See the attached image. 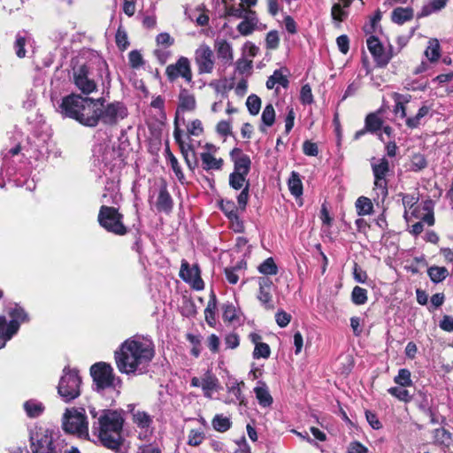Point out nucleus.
<instances>
[{
  "label": "nucleus",
  "instance_id": "obj_1",
  "mask_svg": "<svg viewBox=\"0 0 453 453\" xmlns=\"http://www.w3.org/2000/svg\"><path fill=\"white\" fill-rule=\"evenodd\" d=\"M155 356L152 343L128 338L115 351L118 370L125 374H145Z\"/></svg>",
  "mask_w": 453,
  "mask_h": 453
},
{
  "label": "nucleus",
  "instance_id": "obj_2",
  "mask_svg": "<svg viewBox=\"0 0 453 453\" xmlns=\"http://www.w3.org/2000/svg\"><path fill=\"white\" fill-rule=\"evenodd\" d=\"M124 419L115 411L104 410L98 418L97 431L98 438L102 445L109 449L118 452L122 444L121 432Z\"/></svg>",
  "mask_w": 453,
  "mask_h": 453
},
{
  "label": "nucleus",
  "instance_id": "obj_3",
  "mask_svg": "<svg viewBox=\"0 0 453 453\" xmlns=\"http://www.w3.org/2000/svg\"><path fill=\"white\" fill-rule=\"evenodd\" d=\"M124 215L113 206L102 205L97 215L99 226L108 233L123 236L127 234L128 228L124 224Z\"/></svg>",
  "mask_w": 453,
  "mask_h": 453
},
{
  "label": "nucleus",
  "instance_id": "obj_4",
  "mask_svg": "<svg viewBox=\"0 0 453 453\" xmlns=\"http://www.w3.org/2000/svg\"><path fill=\"white\" fill-rule=\"evenodd\" d=\"M81 378L77 370L64 369L59 380L58 393L65 403H69L81 395Z\"/></svg>",
  "mask_w": 453,
  "mask_h": 453
},
{
  "label": "nucleus",
  "instance_id": "obj_5",
  "mask_svg": "<svg viewBox=\"0 0 453 453\" xmlns=\"http://www.w3.org/2000/svg\"><path fill=\"white\" fill-rule=\"evenodd\" d=\"M87 96L71 93L64 96L58 105V111L64 117L78 121L81 109L87 103Z\"/></svg>",
  "mask_w": 453,
  "mask_h": 453
},
{
  "label": "nucleus",
  "instance_id": "obj_6",
  "mask_svg": "<svg viewBox=\"0 0 453 453\" xmlns=\"http://www.w3.org/2000/svg\"><path fill=\"white\" fill-rule=\"evenodd\" d=\"M90 374L96 390H104L114 386L115 375L110 364L98 362L90 367Z\"/></svg>",
  "mask_w": 453,
  "mask_h": 453
},
{
  "label": "nucleus",
  "instance_id": "obj_7",
  "mask_svg": "<svg viewBox=\"0 0 453 453\" xmlns=\"http://www.w3.org/2000/svg\"><path fill=\"white\" fill-rule=\"evenodd\" d=\"M165 73L170 82L181 78L187 84H193L191 64L187 57L181 56L174 64L168 65Z\"/></svg>",
  "mask_w": 453,
  "mask_h": 453
},
{
  "label": "nucleus",
  "instance_id": "obj_8",
  "mask_svg": "<svg viewBox=\"0 0 453 453\" xmlns=\"http://www.w3.org/2000/svg\"><path fill=\"white\" fill-rule=\"evenodd\" d=\"M128 115L127 106L123 102L114 101L106 104L105 108L99 109V122L106 126H115L119 119Z\"/></svg>",
  "mask_w": 453,
  "mask_h": 453
},
{
  "label": "nucleus",
  "instance_id": "obj_9",
  "mask_svg": "<svg viewBox=\"0 0 453 453\" xmlns=\"http://www.w3.org/2000/svg\"><path fill=\"white\" fill-rule=\"evenodd\" d=\"M73 82L81 95L86 96L97 90V84L89 77V68L85 64L73 69Z\"/></svg>",
  "mask_w": 453,
  "mask_h": 453
},
{
  "label": "nucleus",
  "instance_id": "obj_10",
  "mask_svg": "<svg viewBox=\"0 0 453 453\" xmlns=\"http://www.w3.org/2000/svg\"><path fill=\"white\" fill-rule=\"evenodd\" d=\"M374 174V188L376 197L373 199L379 203V200L383 201L388 195L386 175L389 171V164L388 159L381 158L379 164L372 165Z\"/></svg>",
  "mask_w": 453,
  "mask_h": 453
},
{
  "label": "nucleus",
  "instance_id": "obj_11",
  "mask_svg": "<svg viewBox=\"0 0 453 453\" xmlns=\"http://www.w3.org/2000/svg\"><path fill=\"white\" fill-rule=\"evenodd\" d=\"M194 61L198 74L211 73L215 66L214 52L209 45L203 43L195 50Z\"/></svg>",
  "mask_w": 453,
  "mask_h": 453
},
{
  "label": "nucleus",
  "instance_id": "obj_12",
  "mask_svg": "<svg viewBox=\"0 0 453 453\" xmlns=\"http://www.w3.org/2000/svg\"><path fill=\"white\" fill-rule=\"evenodd\" d=\"M173 137L179 146L180 151L184 158V161L189 170L194 171L198 166V160L194 146L190 143H186L182 139V130L177 125V120L174 123Z\"/></svg>",
  "mask_w": 453,
  "mask_h": 453
},
{
  "label": "nucleus",
  "instance_id": "obj_13",
  "mask_svg": "<svg viewBox=\"0 0 453 453\" xmlns=\"http://www.w3.org/2000/svg\"><path fill=\"white\" fill-rule=\"evenodd\" d=\"M179 275L185 282L189 283L194 289H203L204 282L201 278V271L197 264L190 266L189 263L183 259L181 261Z\"/></svg>",
  "mask_w": 453,
  "mask_h": 453
},
{
  "label": "nucleus",
  "instance_id": "obj_14",
  "mask_svg": "<svg viewBox=\"0 0 453 453\" xmlns=\"http://www.w3.org/2000/svg\"><path fill=\"white\" fill-rule=\"evenodd\" d=\"M31 449L33 453H57L51 434L36 432L31 437Z\"/></svg>",
  "mask_w": 453,
  "mask_h": 453
},
{
  "label": "nucleus",
  "instance_id": "obj_15",
  "mask_svg": "<svg viewBox=\"0 0 453 453\" xmlns=\"http://www.w3.org/2000/svg\"><path fill=\"white\" fill-rule=\"evenodd\" d=\"M64 418L63 426L65 432L82 434L88 431V422L82 413L75 412L73 414L69 410H66Z\"/></svg>",
  "mask_w": 453,
  "mask_h": 453
},
{
  "label": "nucleus",
  "instance_id": "obj_16",
  "mask_svg": "<svg viewBox=\"0 0 453 453\" xmlns=\"http://www.w3.org/2000/svg\"><path fill=\"white\" fill-rule=\"evenodd\" d=\"M370 53L376 65L380 67L387 65L392 58L391 49L383 46V44L373 36L370 37Z\"/></svg>",
  "mask_w": 453,
  "mask_h": 453
},
{
  "label": "nucleus",
  "instance_id": "obj_17",
  "mask_svg": "<svg viewBox=\"0 0 453 453\" xmlns=\"http://www.w3.org/2000/svg\"><path fill=\"white\" fill-rule=\"evenodd\" d=\"M87 101L81 109L77 122L85 127H95L99 124V108L94 106L92 97L87 96Z\"/></svg>",
  "mask_w": 453,
  "mask_h": 453
},
{
  "label": "nucleus",
  "instance_id": "obj_18",
  "mask_svg": "<svg viewBox=\"0 0 453 453\" xmlns=\"http://www.w3.org/2000/svg\"><path fill=\"white\" fill-rule=\"evenodd\" d=\"M257 281L259 287L258 293L257 295V300L260 302L265 310H274L275 305L273 303V295L271 294L273 281L268 277H259Z\"/></svg>",
  "mask_w": 453,
  "mask_h": 453
},
{
  "label": "nucleus",
  "instance_id": "obj_19",
  "mask_svg": "<svg viewBox=\"0 0 453 453\" xmlns=\"http://www.w3.org/2000/svg\"><path fill=\"white\" fill-rule=\"evenodd\" d=\"M179 104L175 112V117L173 120V124L177 120V125L179 124V114L180 112L185 111H193L196 108V97L193 94L189 93V91L186 88H181L179 94Z\"/></svg>",
  "mask_w": 453,
  "mask_h": 453
},
{
  "label": "nucleus",
  "instance_id": "obj_20",
  "mask_svg": "<svg viewBox=\"0 0 453 453\" xmlns=\"http://www.w3.org/2000/svg\"><path fill=\"white\" fill-rule=\"evenodd\" d=\"M7 313L11 318V320L8 322L10 324L9 329L11 333H18L20 325L29 321L28 313L18 303H15L13 307H11Z\"/></svg>",
  "mask_w": 453,
  "mask_h": 453
},
{
  "label": "nucleus",
  "instance_id": "obj_21",
  "mask_svg": "<svg viewBox=\"0 0 453 453\" xmlns=\"http://www.w3.org/2000/svg\"><path fill=\"white\" fill-rule=\"evenodd\" d=\"M382 120L375 114H370V133H376L379 138L385 142L386 138H389L392 128L389 126H383Z\"/></svg>",
  "mask_w": 453,
  "mask_h": 453
},
{
  "label": "nucleus",
  "instance_id": "obj_22",
  "mask_svg": "<svg viewBox=\"0 0 453 453\" xmlns=\"http://www.w3.org/2000/svg\"><path fill=\"white\" fill-rule=\"evenodd\" d=\"M214 48L219 59L225 64H231L234 59L233 49L231 44L225 39L216 40Z\"/></svg>",
  "mask_w": 453,
  "mask_h": 453
},
{
  "label": "nucleus",
  "instance_id": "obj_23",
  "mask_svg": "<svg viewBox=\"0 0 453 453\" xmlns=\"http://www.w3.org/2000/svg\"><path fill=\"white\" fill-rule=\"evenodd\" d=\"M200 158L202 161V168L206 171H220L224 165V160L221 157H215L213 154L210 152L200 153Z\"/></svg>",
  "mask_w": 453,
  "mask_h": 453
},
{
  "label": "nucleus",
  "instance_id": "obj_24",
  "mask_svg": "<svg viewBox=\"0 0 453 453\" xmlns=\"http://www.w3.org/2000/svg\"><path fill=\"white\" fill-rule=\"evenodd\" d=\"M201 388L203 391V395L207 398L211 397V392L216 391L219 388V380L218 378L210 371H207L204 373V376L202 378Z\"/></svg>",
  "mask_w": 453,
  "mask_h": 453
},
{
  "label": "nucleus",
  "instance_id": "obj_25",
  "mask_svg": "<svg viewBox=\"0 0 453 453\" xmlns=\"http://www.w3.org/2000/svg\"><path fill=\"white\" fill-rule=\"evenodd\" d=\"M217 303H218V301H217L216 294L214 293V291L211 290L207 306L204 309L205 321L211 327H214L216 326Z\"/></svg>",
  "mask_w": 453,
  "mask_h": 453
},
{
  "label": "nucleus",
  "instance_id": "obj_26",
  "mask_svg": "<svg viewBox=\"0 0 453 453\" xmlns=\"http://www.w3.org/2000/svg\"><path fill=\"white\" fill-rule=\"evenodd\" d=\"M173 199L166 187L161 188L156 203L157 210L169 213L173 209Z\"/></svg>",
  "mask_w": 453,
  "mask_h": 453
},
{
  "label": "nucleus",
  "instance_id": "obj_27",
  "mask_svg": "<svg viewBox=\"0 0 453 453\" xmlns=\"http://www.w3.org/2000/svg\"><path fill=\"white\" fill-rule=\"evenodd\" d=\"M262 384L261 387H256L254 388V392L256 394V397L258 401V403L263 407L271 406L273 400L268 390L267 386L265 382L259 381Z\"/></svg>",
  "mask_w": 453,
  "mask_h": 453
},
{
  "label": "nucleus",
  "instance_id": "obj_28",
  "mask_svg": "<svg viewBox=\"0 0 453 453\" xmlns=\"http://www.w3.org/2000/svg\"><path fill=\"white\" fill-rule=\"evenodd\" d=\"M412 18L413 10L409 7H397L393 11L391 15L392 21L398 25H402L404 22L411 20Z\"/></svg>",
  "mask_w": 453,
  "mask_h": 453
},
{
  "label": "nucleus",
  "instance_id": "obj_29",
  "mask_svg": "<svg viewBox=\"0 0 453 453\" xmlns=\"http://www.w3.org/2000/svg\"><path fill=\"white\" fill-rule=\"evenodd\" d=\"M165 158L169 162L172 170L173 171L176 178L179 180L180 182H183L185 176L181 170V167L179 164L178 159L173 154L168 145H166V148L165 150Z\"/></svg>",
  "mask_w": 453,
  "mask_h": 453
},
{
  "label": "nucleus",
  "instance_id": "obj_30",
  "mask_svg": "<svg viewBox=\"0 0 453 453\" xmlns=\"http://www.w3.org/2000/svg\"><path fill=\"white\" fill-rule=\"evenodd\" d=\"M275 116H276L275 110H274L273 104H267L264 108L262 115H261V120H262L263 125H261L259 127V130L262 133L266 132V129L264 127V126L265 127H272L274 124Z\"/></svg>",
  "mask_w": 453,
  "mask_h": 453
},
{
  "label": "nucleus",
  "instance_id": "obj_31",
  "mask_svg": "<svg viewBox=\"0 0 453 453\" xmlns=\"http://www.w3.org/2000/svg\"><path fill=\"white\" fill-rule=\"evenodd\" d=\"M10 324L5 316L0 315V349L4 348L17 333L10 332Z\"/></svg>",
  "mask_w": 453,
  "mask_h": 453
},
{
  "label": "nucleus",
  "instance_id": "obj_32",
  "mask_svg": "<svg viewBox=\"0 0 453 453\" xmlns=\"http://www.w3.org/2000/svg\"><path fill=\"white\" fill-rule=\"evenodd\" d=\"M288 188L290 193L298 197L303 195V183L300 178V174L295 171L291 173V175L288 181Z\"/></svg>",
  "mask_w": 453,
  "mask_h": 453
},
{
  "label": "nucleus",
  "instance_id": "obj_33",
  "mask_svg": "<svg viewBox=\"0 0 453 453\" xmlns=\"http://www.w3.org/2000/svg\"><path fill=\"white\" fill-rule=\"evenodd\" d=\"M258 272L265 276H273L278 273V266L273 257L264 260L257 267Z\"/></svg>",
  "mask_w": 453,
  "mask_h": 453
},
{
  "label": "nucleus",
  "instance_id": "obj_34",
  "mask_svg": "<svg viewBox=\"0 0 453 453\" xmlns=\"http://www.w3.org/2000/svg\"><path fill=\"white\" fill-rule=\"evenodd\" d=\"M24 409L29 418H37L43 412L44 406L42 403H38L34 400H28L25 402Z\"/></svg>",
  "mask_w": 453,
  "mask_h": 453
},
{
  "label": "nucleus",
  "instance_id": "obj_35",
  "mask_svg": "<svg viewBox=\"0 0 453 453\" xmlns=\"http://www.w3.org/2000/svg\"><path fill=\"white\" fill-rule=\"evenodd\" d=\"M222 319L225 322L234 323L239 320L235 306L232 303H226L222 304Z\"/></svg>",
  "mask_w": 453,
  "mask_h": 453
},
{
  "label": "nucleus",
  "instance_id": "obj_36",
  "mask_svg": "<svg viewBox=\"0 0 453 453\" xmlns=\"http://www.w3.org/2000/svg\"><path fill=\"white\" fill-rule=\"evenodd\" d=\"M427 273L433 282L439 283L447 278L449 271L444 266H431L428 268Z\"/></svg>",
  "mask_w": 453,
  "mask_h": 453
},
{
  "label": "nucleus",
  "instance_id": "obj_37",
  "mask_svg": "<svg viewBox=\"0 0 453 453\" xmlns=\"http://www.w3.org/2000/svg\"><path fill=\"white\" fill-rule=\"evenodd\" d=\"M426 57L431 61L435 62L441 56L440 43L437 39H431L428 42V46L425 50Z\"/></svg>",
  "mask_w": 453,
  "mask_h": 453
},
{
  "label": "nucleus",
  "instance_id": "obj_38",
  "mask_svg": "<svg viewBox=\"0 0 453 453\" xmlns=\"http://www.w3.org/2000/svg\"><path fill=\"white\" fill-rule=\"evenodd\" d=\"M448 0H433L430 4L425 5L418 18L426 17L434 12L441 10L447 4Z\"/></svg>",
  "mask_w": 453,
  "mask_h": 453
},
{
  "label": "nucleus",
  "instance_id": "obj_39",
  "mask_svg": "<svg viewBox=\"0 0 453 453\" xmlns=\"http://www.w3.org/2000/svg\"><path fill=\"white\" fill-rule=\"evenodd\" d=\"M247 176L248 175L242 174L241 173H231L229 174V186L234 190L243 188L247 182H250L247 180Z\"/></svg>",
  "mask_w": 453,
  "mask_h": 453
},
{
  "label": "nucleus",
  "instance_id": "obj_40",
  "mask_svg": "<svg viewBox=\"0 0 453 453\" xmlns=\"http://www.w3.org/2000/svg\"><path fill=\"white\" fill-rule=\"evenodd\" d=\"M234 173H241L248 175L251 168V159L249 157H242L234 162Z\"/></svg>",
  "mask_w": 453,
  "mask_h": 453
},
{
  "label": "nucleus",
  "instance_id": "obj_41",
  "mask_svg": "<svg viewBox=\"0 0 453 453\" xmlns=\"http://www.w3.org/2000/svg\"><path fill=\"white\" fill-rule=\"evenodd\" d=\"M186 339L192 344V349H190L191 356L196 358L199 357L202 350V336L188 333Z\"/></svg>",
  "mask_w": 453,
  "mask_h": 453
},
{
  "label": "nucleus",
  "instance_id": "obj_42",
  "mask_svg": "<svg viewBox=\"0 0 453 453\" xmlns=\"http://www.w3.org/2000/svg\"><path fill=\"white\" fill-rule=\"evenodd\" d=\"M231 425L230 419L221 415H216L212 419L213 428L219 433H224L230 429Z\"/></svg>",
  "mask_w": 453,
  "mask_h": 453
},
{
  "label": "nucleus",
  "instance_id": "obj_43",
  "mask_svg": "<svg viewBox=\"0 0 453 453\" xmlns=\"http://www.w3.org/2000/svg\"><path fill=\"white\" fill-rule=\"evenodd\" d=\"M405 387H394L388 389L389 394L396 397L398 400L408 403L412 398V394Z\"/></svg>",
  "mask_w": 453,
  "mask_h": 453
},
{
  "label": "nucleus",
  "instance_id": "obj_44",
  "mask_svg": "<svg viewBox=\"0 0 453 453\" xmlns=\"http://www.w3.org/2000/svg\"><path fill=\"white\" fill-rule=\"evenodd\" d=\"M134 422L137 425L138 427L145 429L151 425L152 418L145 411H137L134 414Z\"/></svg>",
  "mask_w": 453,
  "mask_h": 453
},
{
  "label": "nucleus",
  "instance_id": "obj_45",
  "mask_svg": "<svg viewBox=\"0 0 453 453\" xmlns=\"http://www.w3.org/2000/svg\"><path fill=\"white\" fill-rule=\"evenodd\" d=\"M246 105L248 108L249 112L255 116L258 114L260 108H261V99L259 96H257L255 94H252L248 96L246 101Z\"/></svg>",
  "mask_w": 453,
  "mask_h": 453
},
{
  "label": "nucleus",
  "instance_id": "obj_46",
  "mask_svg": "<svg viewBox=\"0 0 453 453\" xmlns=\"http://www.w3.org/2000/svg\"><path fill=\"white\" fill-rule=\"evenodd\" d=\"M219 208L227 219L237 214L239 210V207L232 200H221L219 202Z\"/></svg>",
  "mask_w": 453,
  "mask_h": 453
},
{
  "label": "nucleus",
  "instance_id": "obj_47",
  "mask_svg": "<svg viewBox=\"0 0 453 453\" xmlns=\"http://www.w3.org/2000/svg\"><path fill=\"white\" fill-rule=\"evenodd\" d=\"M367 300V291L366 289L356 286L354 287L352 293H351V301L357 304H364Z\"/></svg>",
  "mask_w": 453,
  "mask_h": 453
},
{
  "label": "nucleus",
  "instance_id": "obj_48",
  "mask_svg": "<svg viewBox=\"0 0 453 453\" xmlns=\"http://www.w3.org/2000/svg\"><path fill=\"white\" fill-rule=\"evenodd\" d=\"M242 268V261L239 262L236 265L233 267H226L224 270V273L226 276V280L230 284H236L239 280V276L236 273L238 270H241Z\"/></svg>",
  "mask_w": 453,
  "mask_h": 453
},
{
  "label": "nucleus",
  "instance_id": "obj_49",
  "mask_svg": "<svg viewBox=\"0 0 453 453\" xmlns=\"http://www.w3.org/2000/svg\"><path fill=\"white\" fill-rule=\"evenodd\" d=\"M252 356L254 359H267L271 356V348L265 342L257 344V346L254 348Z\"/></svg>",
  "mask_w": 453,
  "mask_h": 453
},
{
  "label": "nucleus",
  "instance_id": "obj_50",
  "mask_svg": "<svg viewBox=\"0 0 453 453\" xmlns=\"http://www.w3.org/2000/svg\"><path fill=\"white\" fill-rule=\"evenodd\" d=\"M395 382L402 387L411 386L412 384L411 372L408 369H400L397 376L395 378Z\"/></svg>",
  "mask_w": 453,
  "mask_h": 453
},
{
  "label": "nucleus",
  "instance_id": "obj_51",
  "mask_svg": "<svg viewBox=\"0 0 453 453\" xmlns=\"http://www.w3.org/2000/svg\"><path fill=\"white\" fill-rule=\"evenodd\" d=\"M429 112V108L427 106H422L416 116L408 118L406 119V125L411 128H415L419 125L420 119L425 117Z\"/></svg>",
  "mask_w": 453,
  "mask_h": 453
},
{
  "label": "nucleus",
  "instance_id": "obj_52",
  "mask_svg": "<svg viewBox=\"0 0 453 453\" xmlns=\"http://www.w3.org/2000/svg\"><path fill=\"white\" fill-rule=\"evenodd\" d=\"M205 439V434L203 431L191 429L188 434V444L190 446L197 447Z\"/></svg>",
  "mask_w": 453,
  "mask_h": 453
},
{
  "label": "nucleus",
  "instance_id": "obj_53",
  "mask_svg": "<svg viewBox=\"0 0 453 453\" xmlns=\"http://www.w3.org/2000/svg\"><path fill=\"white\" fill-rule=\"evenodd\" d=\"M115 42L120 50H125L129 46L127 32L119 27L116 32Z\"/></svg>",
  "mask_w": 453,
  "mask_h": 453
},
{
  "label": "nucleus",
  "instance_id": "obj_54",
  "mask_svg": "<svg viewBox=\"0 0 453 453\" xmlns=\"http://www.w3.org/2000/svg\"><path fill=\"white\" fill-rule=\"evenodd\" d=\"M27 43V38L23 35H20L19 34L16 36V41L14 42V50L17 57L19 58H23L26 57V50L25 46Z\"/></svg>",
  "mask_w": 453,
  "mask_h": 453
},
{
  "label": "nucleus",
  "instance_id": "obj_55",
  "mask_svg": "<svg viewBox=\"0 0 453 453\" xmlns=\"http://www.w3.org/2000/svg\"><path fill=\"white\" fill-rule=\"evenodd\" d=\"M128 62L133 69H138L144 64L142 54L136 50H131L128 53Z\"/></svg>",
  "mask_w": 453,
  "mask_h": 453
},
{
  "label": "nucleus",
  "instance_id": "obj_56",
  "mask_svg": "<svg viewBox=\"0 0 453 453\" xmlns=\"http://www.w3.org/2000/svg\"><path fill=\"white\" fill-rule=\"evenodd\" d=\"M249 192L250 182H247V184L244 186V188L242 189L241 193L237 196L238 207L242 211H244L246 210V206L248 204L250 196Z\"/></svg>",
  "mask_w": 453,
  "mask_h": 453
},
{
  "label": "nucleus",
  "instance_id": "obj_57",
  "mask_svg": "<svg viewBox=\"0 0 453 453\" xmlns=\"http://www.w3.org/2000/svg\"><path fill=\"white\" fill-rule=\"evenodd\" d=\"M188 135L199 136L203 133V123L200 119H196L192 120L187 126Z\"/></svg>",
  "mask_w": 453,
  "mask_h": 453
},
{
  "label": "nucleus",
  "instance_id": "obj_58",
  "mask_svg": "<svg viewBox=\"0 0 453 453\" xmlns=\"http://www.w3.org/2000/svg\"><path fill=\"white\" fill-rule=\"evenodd\" d=\"M280 44V38L276 30H272L267 33L265 37V45L268 50H276Z\"/></svg>",
  "mask_w": 453,
  "mask_h": 453
},
{
  "label": "nucleus",
  "instance_id": "obj_59",
  "mask_svg": "<svg viewBox=\"0 0 453 453\" xmlns=\"http://www.w3.org/2000/svg\"><path fill=\"white\" fill-rule=\"evenodd\" d=\"M300 101L303 104H311L313 103V95L309 84L302 86L300 91Z\"/></svg>",
  "mask_w": 453,
  "mask_h": 453
},
{
  "label": "nucleus",
  "instance_id": "obj_60",
  "mask_svg": "<svg viewBox=\"0 0 453 453\" xmlns=\"http://www.w3.org/2000/svg\"><path fill=\"white\" fill-rule=\"evenodd\" d=\"M216 131L221 136L232 135V126L230 120H220L216 126Z\"/></svg>",
  "mask_w": 453,
  "mask_h": 453
},
{
  "label": "nucleus",
  "instance_id": "obj_61",
  "mask_svg": "<svg viewBox=\"0 0 453 453\" xmlns=\"http://www.w3.org/2000/svg\"><path fill=\"white\" fill-rule=\"evenodd\" d=\"M255 26L254 22L246 19L239 23L237 30L242 35H249L254 31Z\"/></svg>",
  "mask_w": 453,
  "mask_h": 453
},
{
  "label": "nucleus",
  "instance_id": "obj_62",
  "mask_svg": "<svg viewBox=\"0 0 453 453\" xmlns=\"http://www.w3.org/2000/svg\"><path fill=\"white\" fill-rule=\"evenodd\" d=\"M292 316L283 310L277 311L275 314V320L277 325L283 328L286 327L291 321Z\"/></svg>",
  "mask_w": 453,
  "mask_h": 453
},
{
  "label": "nucleus",
  "instance_id": "obj_63",
  "mask_svg": "<svg viewBox=\"0 0 453 453\" xmlns=\"http://www.w3.org/2000/svg\"><path fill=\"white\" fill-rule=\"evenodd\" d=\"M331 15L334 20L342 22L348 13L342 9L340 4H334L331 10Z\"/></svg>",
  "mask_w": 453,
  "mask_h": 453
},
{
  "label": "nucleus",
  "instance_id": "obj_64",
  "mask_svg": "<svg viewBox=\"0 0 453 453\" xmlns=\"http://www.w3.org/2000/svg\"><path fill=\"white\" fill-rule=\"evenodd\" d=\"M303 152L309 157H317L319 154V147L317 143L306 140L303 143Z\"/></svg>",
  "mask_w": 453,
  "mask_h": 453
}]
</instances>
